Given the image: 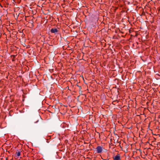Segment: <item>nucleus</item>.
<instances>
[{
  "instance_id": "obj_3",
  "label": "nucleus",
  "mask_w": 160,
  "mask_h": 160,
  "mask_svg": "<svg viewBox=\"0 0 160 160\" xmlns=\"http://www.w3.org/2000/svg\"><path fill=\"white\" fill-rule=\"evenodd\" d=\"M51 32L52 33H56L58 32V30L56 28H52L51 29Z\"/></svg>"
},
{
  "instance_id": "obj_4",
  "label": "nucleus",
  "mask_w": 160,
  "mask_h": 160,
  "mask_svg": "<svg viewBox=\"0 0 160 160\" xmlns=\"http://www.w3.org/2000/svg\"><path fill=\"white\" fill-rule=\"evenodd\" d=\"M21 152L20 151H17L16 153V157H18L20 155Z\"/></svg>"
},
{
  "instance_id": "obj_1",
  "label": "nucleus",
  "mask_w": 160,
  "mask_h": 160,
  "mask_svg": "<svg viewBox=\"0 0 160 160\" xmlns=\"http://www.w3.org/2000/svg\"><path fill=\"white\" fill-rule=\"evenodd\" d=\"M103 149L104 148H103L102 146H98L96 148V152L98 153H101L102 152Z\"/></svg>"
},
{
  "instance_id": "obj_2",
  "label": "nucleus",
  "mask_w": 160,
  "mask_h": 160,
  "mask_svg": "<svg viewBox=\"0 0 160 160\" xmlns=\"http://www.w3.org/2000/svg\"><path fill=\"white\" fill-rule=\"evenodd\" d=\"M114 160H121L119 154H118L117 155L113 157Z\"/></svg>"
}]
</instances>
